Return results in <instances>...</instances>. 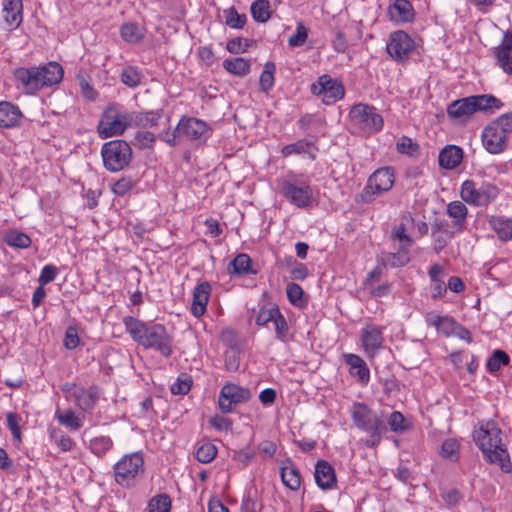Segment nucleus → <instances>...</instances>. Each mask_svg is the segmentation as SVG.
I'll use <instances>...</instances> for the list:
<instances>
[{"instance_id": "nucleus-40", "label": "nucleus", "mask_w": 512, "mask_h": 512, "mask_svg": "<svg viewBox=\"0 0 512 512\" xmlns=\"http://www.w3.org/2000/svg\"><path fill=\"white\" fill-rule=\"evenodd\" d=\"M509 362V355L503 350L496 349L487 360L486 368L490 373H496L501 369L502 366L508 365Z\"/></svg>"}, {"instance_id": "nucleus-42", "label": "nucleus", "mask_w": 512, "mask_h": 512, "mask_svg": "<svg viewBox=\"0 0 512 512\" xmlns=\"http://www.w3.org/2000/svg\"><path fill=\"white\" fill-rule=\"evenodd\" d=\"M283 484L291 490H297L301 484L300 473L295 466L283 467L281 469Z\"/></svg>"}, {"instance_id": "nucleus-16", "label": "nucleus", "mask_w": 512, "mask_h": 512, "mask_svg": "<svg viewBox=\"0 0 512 512\" xmlns=\"http://www.w3.org/2000/svg\"><path fill=\"white\" fill-rule=\"evenodd\" d=\"M482 143L490 154H500L506 150L508 137L489 123L482 132Z\"/></svg>"}, {"instance_id": "nucleus-19", "label": "nucleus", "mask_w": 512, "mask_h": 512, "mask_svg": "<svg viewBox=\"0 0 512 512\" xmlns=\"http://www.w3.org/2000/svg\"><path fill=\"white\" fill-rule=\"evenodd\" d=\"M382 329L376 325H366L362 329L361 341L368 356H375L383 344Z\"/></svg>"}, {"instance_id": "nucleus-50", "label": "nucleus", "mask_w": 512, "mask_h": 512, "mask_svg": "<svg viewBox=\"0 0 512 512\" xmlns=\"http://www.w3.org/2000/svg\"><path fill=\"white\" fill-rule=\"evenodd\" d=\"M50 438L57 444L63 452L70 451L73 448V440L60 429H52L50 431Z\"/></svg>"}, {"instance_id": "nucleus-60", "label": "nucleus", "mask_w": 512, "mask_h": 512, "mask_svg": "<svg viewBox=\"0 0 512 512\" xmlns=\"http://www.w3.org/2000/svg\"><path fill=\"white\" fill-rule=\"evenodd\" d=\"M490 123L508 137L512 133V112L502 114Z\"/></svg>"}, {"instance_id": "nucleus-17", "label": "nucleus", "mask_w": 512, "mask_h": 512, "mask_svg": "<svg viewBox=\"0 0 512 512\" xmlns=\"http://www.w3.org/2000/svg\"><path fill=\"white\" fill-rule=\"evenodd\" d=\"M38 66L30 68L18 67L13 71L17 86H21L26 93L33 94L40 90Z\"/></svg>"}, {"instance_id": "nucleus-33", "label": "nucleus", "mask_w": 512, "mask_h": 512, "mask_svg": "<svg viewBox=\"0 0 512 512\" xmlns=\"http://www.w3.org/2000/svg\"><path fill=\"white\" fill-rule=\"evenodd\" d=\"M489 225L502 241H508L512 238V219L502 216H491Z\"/></svg>"}, {"instance_id": "nucleus-30", "label": "nucleus", "mask_w": 512, "mask_h": 512, "mask_svg": "<svg viewBox=\"0 0 512 512\" xmlns=\"http://www.w3.org/2000/svg\"><path fill=\"white\" fill-rule=\"evenodd\" d=\"M318 148L315 143L312 141H308L306 139H301L296 141L295 143L285 145L281 153L283 156L288 157L292 154H308L311 160L316 159V152Z\"/></svg>"}, {"instance_id": "nucleus-53", "label": "nucleus", "mask_w": 512, "mask_h": 512, "mask_svg": "<svg viewBox=\"0 0 512 512\" xmlns=\"http://www.w3.org/2000/svg\"><path fill=\"white\" fill-rule=\"evenodd\" d=\"M388 424L390 429L395 433H403L409 428L405 417L399 411H393L390 414L388 418Z\"/></svg>"}, {"instance_id": "nucleus-39", "label": "nucleus", "mask_w": 512, "mask_h": 512, "mask_svg": "<svg viewBox=\"0 0 512 512\" xmlns=\"http://www.w3.org/2000/svg\"><path fill=\"white\" fill-rule=\"evenodd\" d=\"M390 239L393 242H398V247L406 249H411L414 244V240L409 234H407L406 227L402 223L393 227Z\"/></svg>"}, {"instance_id": "nucleus-7", "label": "nucleus", "mask_w": 512, "mask_h": 512, "mask_svg": "<svg viewBox=\"0 0 512 512\" xmlns=\"http://www.w3.org/2000/svg\"><path fill=\"white\" fill-rule=\"evenodd\" d=\"M395 175L391 167H382L374 171L368 178L365 187L358 195V200L364 204L372 203L377 196L388 192L394 185Z\"/></svg>"}, {"instance_id": "nucleus-41", "label": "nucleus", "mask_w": 512, "mask_h": 512, "mask_svg": "<svg viewBox=\"0 0 512 512\" xmlns=\"http://www.w3.org/2000/svg\"><path fill=\"white\" fill-rule=\"evenodd\" d=\"M225 24L232 29H242L246 22V14H239L234 6L224 9Z\"/></svg>"}, {"instance_id": "nucleus-26", "label": "nucleus", "mask_w": 512, "mask_h": 512, "mask_svg": "<svg viewBox=\"0 0 512 512\" xmlns=\"http://www.w3.org/2000/svg\"><path fill=\"white\" fill-rule=\"evenodd\" d=\"M23 115L18 106L7 102H0V128H12L18 126Z\"/></svg>"}, {"instance_id": "nucleus-56", "label": "nucleus", "mask_w": 512, "mask_h": 512, "mask_svg": "<svg viewBox=\"0 0 512 512\" xmlns=\"http://www.w3.org/2000/svg\"><path fill=\"white\" fill-rule=\"evenodd\" d=\"M220 339L224 345L231 349H238L240 345L239 334L236 330L226 327L221 331Z\"/></svg>"}, {"instance_id": "nucleus-35", "label": "nucleus", "mask_w": 512, "mask_h": 512, "mask_svg": "<svg viewBox=\"0 0 512 512\" xmlns=\"http://www.w3.org/2000/svg\"><path fill=\"white\" fill-rule=\"evenodd\" d=\"M432 237L434 239V251L439 254L453 237V234L444 228L442 222H437L432 226Z\"/></svg>"}, {"instance_id": "nucleus-63", "label": "nucleus", "mask_w": 512, "mask_h": 512, "mask_svg": "<svg viewBox=\"0 0 512 512\" xmlns=\"http://www.w3.org/2000/svg\"><path fill=\"white\" fill-rule=\"evenodd\" d=\"M272 322L275 326L276 337L280 340H283L288 333V325L280 310L278 311L277 315H275Z\"/></svg>"}, {"instance_id": "nucleus-1", "label": "nucleus", "mask_w": 512, "mask_h": 512, "mask_svg": "<svg viewBox=\"0 0 512 512\" xmlns=\"http://www.w3.org/2000/svg\"><path fill=\"white\" fill-rule=\"evenodd\" d=\"M123 324L131 338L145 349H153L164 358L174 352L173 335L162 324H148L132 316H125Z\"/></svg>"}, {"instance_id": "nucleus-22", "label": "nucleus", "mask_w": 512, "mask_h": 512, "mask_svg": "<svg viewBox=\"0 0 512 512\" xmlns=\"http://www.w3.org/2000/svg\"><path fill=\"white\" fill-rule=\"evenodd\" d=\"M496 64L506 73L512 75V34L506 33L498 47L495 48Z\"/></svg>"}, {"instance_id": "nucleus-36", "label": "nucleus", "mask_w": 512, "mask_h": 512, "mask_svg": "<svg viewBox=\"0 0 512 512\" xmlns=\"http://www.w3.org/2000/svg\"><path fill=\"white\" fill-rule=\"evenodd\" d=\"M427 321L433 325L438 331L446 335H450L454 331L456 321L450 316H439L434 313H430L427 316Z\"/></svg>"}, {"instance_id": "nucleus-3", "label": "nucleus", "mask_w": 512, "mask_h": 512, "mask_svg": "<svg viewBox=\"0 0 512 512\" xmlns=\"http://www.w3.org/2000/svg\"><path fill=\"white\" fill-rule=\"evenodd\" d=\"M210 134L211 129L203 120L183 116L171 137L168 132H165L159 134V138L171 147L177 146L182 140H189L195 145H202L210 137Z\"/></svg>"}, {"instance_id": "nucleus-59", "label": "nucleus", "mask_w": 512, "mask_h": 512, "mask_svg": "<svg viewBox=\"0 0 512 512\" xmlns=\"http://www.w3.org/2000/svg\"><path fill=\"white\" fill-rule=\"evenodd\" d=\"M307 38L308 29L303 23H298L296 26V33L289 37L288 44L290 47H300L306 42Z\"/></svg>"}, {"instance_id": "nucleus-14", "label": "nucleus", "mask_w": 512, "mask_h": 512, "mask_svg": "<svg viewBox=\"0 0 512 512\" xmlns=\"http://www.w3.org/2000/svg\"><path fill=\"white\" fill-rule=\"evenodd\" d=\"M351 417L354 425L365 432L384 428L385 422L363 402H355L351 408Z\"/></svg>"}, {"instance_id": "nucleus-31", "label": "nucleus", "mask_w": 512, "mask_h": 512, "mask_svg": "<svg viewBox=\"0 0 512 512\" xmlns=\"http://www.w3.org/2000/svg\"><path fill=\"white\" fill-rule=\"evenodd\" d=\"M161 111L129 112L130 127H154L158 125Z\"/></svg>"}, {"instance_id": "nucleus-54", "label": "nucleus", "mask_w": 512, "mask_h": 512, "mask_svg": "<svg viewBox=\"0 0 512 512\" xmlns=\"http://www.w3.org/2000/svg\"><path fill=\"white\" fill-rule=\"evenodd\" d=\"M441 456L443 458L450 459L451 461H457L459 456V444L455 439H446L441 446Z\"/></svg>"}, {"instance_id": "nucleus-5", "label": "nucleus", "mask_w": 512, "mask_h": 512, "mask_svg": "<svg viewBox=\"0 0 512 512\" xmlns=\"http://www.w3.org/2000/svg\"><path fill=\"white\" fill-rule=\"evenodd\" d=\"M349 120L355 132L368 136L380 132L384 126L382 115L374 106L365 103H357L351 107Z\"/></svg>"}, {"instance_id": "nucleus-46", "label": "nucleus", "mask_w": 512, "mask_h": 512, "mask_svg": "<svg viewBox=\"0 0 512 512\" xmlns=\"http://www.w3.org/2000/svg\"><path fill=\"white\" fill-rule=\"evenodd\" d=\"M393 9L398 13L399 21L408 22L414 17L413 6L408 0H395Z\"/></svg>"}, {"instance_id": "nucleus-32", "label": "nucleus", "mask_w": 512, "mask_h": 512, "mask_svg": "<svg viewBox=\"0 0 512 512\" xmlns=\"http://www.w3.org/2000/svg\"><path fill=\"white\" fill-rule=\"evenodd\" d=\"M447 214L453 218V226L457 231H462L465 227L468 209L461 201H452L447 205Z\"/></svg>"}, {"instance_id": "nucleus-25", "label": "nucleus", "mask_w": 512, "mask_h": 512, "mask_svg": "<svg viewBox=\"0 0 512 512\" xmlns=\"http://www.w3.org/2000/svg\"><path fill=\"white\" fill-rule=\"evenodd\" d=\"M2 5L5 22L13 29L18 28L23 21L22 0H3Z\"/></svg>"}, {"instance_id": "nucleus-20", "label": "nucleus", "mask_w": 512, "mask_h": 512, "mask_svg": "<svg viewBox=\"0 0 512 512\" xmlns=\"http://www.w3.org/2000/svg\"><path fill=\"white\" fill-rule=\"evenodd\" d=\"M343 358L350 368V375L355 377L362 386H366L370 381V370L366 362L359 355L353 353H345Z\"/></svg>"}, {"instance_id": "nucleus-4", "label": "nucleus", "mask_w": 512, "mask_h": 512, "mask_svg": "<svg viewBox=\"0 0 512 512\" xmlns=\"http://www.w3.org/2000/svg\"><path fill=\"white\" fill-rule=\"evenodd\" d=\"M503 103L490 94L469 96L453 101L447 107V115L458 122L465 123L477 111L500 109Z\"/></svg>"}, {"instance_id": "nucleus-43", "label": "nucleus", "mask_w": 512, "mask_h": 512, "mask_svg": "<svg viewBox=\"0 0 512 512\" xmlns=\"http://www.w3.org/2000/svg\"><path fill=\"white\" fill-rule=\"evenodd\" d=\"M149 512H170L171 499L167 494H158L152 497L148 503Z\"/></svg>"}, {"instance_id": "nucleus-12", "label": "nucleus", "mask_w": 512, "mask_h": 512, "mask_svg": "<svg viewBox=\"0 0 512 512\" xmlns=\"http://www.w3.org/2000/svg\"><path fill=\"white\" fill-rule=\"evenodd\" d=\"M415 49V42L409 34L402 30L390 34L386 51L397 62H405Z\"/></svg>"}, {"instance_id": "nucleus-6", "label": "nucleus", "mask_w": 512, "mask_h": 512, "mask_svg": "<svg viewBox=\"0 0 512 512\" xmlns=\"http://www.w3.org/2000/svg\"><path fill=\"white\" fill-rule=\"evenodd\" d=\"M130 127L129 112L117 103L109 104L103 111L97 132L102 139L122 135Z\"/></svg>"}, {"instance_id": "nucleus-52", "label": "nucleus", "mask_w": 512, "mask_h": 512, "mask_svg": "<svg viewBox=\"0 0 512 512\" xmlns=\"http://www.w3.org/2000/svg\"><path fill=\"white\" fill-rule=\"evenodd\" d=\"M396 149L399 153L409 156H416L419 153V145L407 136H402L399 139Z\"/></svg>"}, {"instance_id": "nucleus-10", "label": "nucleus", "mask_w": 512, "mask_h": 512, "mask_svg": "<svg viewBox=\"0 0 512 512\" xmlns=\"http://www.w3.org/2000/svg\"><path fill=\"white\" fill-rule=\"evenodd\" d=\"M144 459L140 453L123 456L114 466L115 481L124 487L133 485L134 479L143 470Z\"/></svg>"}, {"instance_id": "nucleus-34", "label": "nucleus", "mask_w": 512, "mask_h": 512, "mask_svg": "<svg viewBox=\"0 0 512 512\" xmlns=\"http://www.w3.org/2000/svg\"><path fill=\"white\" fill-rule=\"evenodd\" d=\"M222 65L228 73L240 77L246 76L251 69L250 61L242 57L227 58Z\"/></svg>"}, {"instance_id": "nucleus-11", "label": "nucleus", "mask_w": 512, "mask_h": 512, "mask_svg": "<svg viewBox=\"0 0 512 512\" xmlns=\"http://www.w3.org/2000/svg\"><path fill=\"white\" fill-rule=\"evenodd\" d=\"M280 193L286 200L298 208L308 207L313 196L311 186L299 180H283L280 183Z\"/></svg>"}, {"instance_id": "nucleus-64", "label": "nucleus", "mask_w": 512, "mask_h": 512, "mask_svg": "<svg viewBox=\"0 0 512 512\" xmlns=\"http://www.w3.org/2000/svg\"><path fill=\"white\" fill-rule=\"evenodd\" d=\"M80 339L77 333V330L75 327L69 326L66 329L63 344L64 346L69 349L73 350L79 345Z\"/></svg>"}, {"instance_id": "nucleus-27", "label": "nucleus", "mask_w": 512, "mask_h": 512, "mask_svg": "<svg viewBox=\"0 0 512 512\" xmlns=\"http://www.w3.org/2000/svg\"><path fill=\"white\" fill-rule=\"evenodd\" d=\"M463 150L456 145H447L439 153V166L451 170L460 165L463 160Z\"/></svg>"}, {"instance_id": "nucleus-51", "label": "nucleus", "mask_w": 512, "mask_h": 512, "mask_svg": "<svg viewBox=\"0 0 512 512\" xmlns=\"http://www.w3.org/2000/svg\"><path fill=\"white\" fill-rule=\"evenodd\" d=\"M120 33L121 37L129 43H136L142 38L139 26L134 23H126L122 25Z\"/></svg>"}, {"instance_id": "nucleus-23", "label": "nucleus", "mask_w": 512, "mask_h": 512, "mask_svg": "<svg viewBox=\"0 0 512 512\" xmlns=\"http://www.w3.org/2000/svg\"><path fill=\"white\" fill-rule=\"evenodd\" d=\"M40 89L58 84L64 75L62 66L54 61L38 66Z\"/></svg>"}, {"instance_id": "nucleus-55", "label": "nucleus", "mask_w": 512, "mask_h": 512, "mask_svg": "<svg viewBox=\"0 0 512 512\" xmlns=\"http://www.w3.org/2000/svg\"><path fill=\"white\" fill-rule=\"evenodd\" d=\"M279 308L275 304H270L269 306H264L260 308L257 316H256V324L258 326H264L268 322L272 321L275 315H277Z\"/></svg>"}, {"instance_id": "nucleus-44", "label": "nucleus", "mask_w": 512, "mask_h": 512, "mask_svg": "<svg viewBox=\"0 0 512 512\" xmlns=\"http://www.w3.org/2000/svg\"><path fill=\"white\" fill-rule=\"evenodd\" d=\"M120 79L126 86L134 88L141 83L142 74L136 67L128 66L122 70Z\"/></svg>"}, {"instance_id": "nucleus-58", "label": "nucleus", "mask_w": 512, "mask_h": 512, "mask_svg": "<svg viewBox=\"0 0 512 512\" xmlns=\"http://www.w3.org/2000/svg\"><path fill=\"white\" fill-rule=\"evenodd\" d=\"M136 180L130 176L122 177L112 185V191L118 196L126 195L134 186Z\"/></svg>"}, {"instance_id": "nucleus-29", "label": "nucleus", "mask_w": 512, "mask_h": 512, "mask_svg": "<svg viewBox=\"0 0 512 512\" xmlns=\"http://www.w3.org/2000/svg\"><path fill=\"white\" fill-rule=\"evenodd\" d=\"M227 271L231 275L246 276L249 274H256L253 269L252 259L246 253L238 254L227 266Z\"/></svg>"}, {"instance_id": "nucleus-18", "label": "nucleus", "mask_w": 512, "mask_h": 512, "mask_svg": "<svg viewBox=\"0 0 512 512\" xmlns=\"http://www.w3.org/2000/svg\"><path fill=\"white\" fill-rule=\"evenodd\" d=\"M76 406L84 412L92 411L100 398V389L97 385L88 388L79 387L72 392Z\"/></svg>"}, {"instance_id": "nucleus-13", "label": "nucleus", "mask_w": 512, "mask_h": 512, "mask_svg": "<svg viewBox=\"0 0 512 512\" xmlns=\"http://www.w3.org/2000/svg\"><path fill=\"white\" fill-rule=\"evenodd\" d=\"M251 399V392L248 388L234 383L225 384L219 393V407L222 412H232L238 404L248 402Z\"/></svg>"}, {"instance_id": "nucleus-38", "label": "nucleus", "mask_w": 512, "mask_h": 512, "mask_svg": "<svg viewBox=\"0 0 512 512\" xmlns=\"http://www.w3.org/2000/svg\"><path fill=\"white\" fill-rule=\"evenodd\" d=\"M55 418L59 424L71 429L78 430L82 427V421L75 414L72 409H68L65 412H61L59 409L55 412Z\"/></svg>"}, {"instance_id": "nucleus-48", "label": "nucleus", "mask_w": 512, "mask_h": 512, "mask_svg": "<svg viewBox=\"0 0 512 512\" xmlns=\"http://www.w3.org/2000/svg\"><path fill=\"white\" fill-rule=\"evenodd\" d=\"M6 243L11 247L25 249L31 245V239L23 232L11 231L6 237Z\"/></svg>"}, {"instance_id": "nucleus-57", "label": "nucleus", "mask_w": 512, "mask_h": 512, "mask_svg": "<svg viewBox=\"0 0 512 512\" xmlns=\"http://www.w3.org/2000/svg\"><path fill=\"white\" fill-rule=\"evenodd\" d=\"M252 42V40L242 37H235L227 42L226 49L232 54L244 53L248 50Z\"/></svg>"}, {"instance_id": "nucleus-9", "label": "nucleus", "mask_w": 512, "mask_h": 512, "mask_svg": "<svg viewBox=\"0 0 512 512\" xmlns=\"http://www.w3.org/2000/svg\"><path fill=\"white\" fill-rule=\"evenodd\" d=\"M461 198L469 205L476 207L487 206L499 195V189L491 183L477 185L473 180H465L461 185Z\"/></svg>"}, {"instance_id": "nucleus-8", "label": "nucleus", "mask_w": 512, "mask_h": 512, "mask_svg": "<svg viewBox=\"0 0 512 512\" xmlns=\"http://www.w3.org/2000/svg\"><path fill=\"white\" fill-rule=\"evenodd\" d=\"M101 155L105 168L110 172H118L129 165L132 149L124 140H112L102 146Z\"/></svg>"}, {"instance_id": "nucleus-21", "label": "nucleus", "mask_w": 512, "mask_h": 512, "mask_svg": "<svg viewBox=\"0 0 512 512\" xmlns=\"http://www.w3.org/2000/svg\"><path fill=\"white\" fill-rule=\"evenodd\" d=\"M314 478L317 486L322 490H330L336 486L335 470L330 463L319 460L315 465Z\"/></svg>"}, {"instance_id": "nucleus-37", "label": "nucleus", "mask_w": 512, "mask_h": 512, "mask_svg": "<svg viewBox=\"0 0 512 512\" xmlns=\"http://www.w3.org/2000/svg\"><path fill=\"white\" fill-rule=\"evenodd\" d=\"M251 15L256 22L265 23L271 17L269 0H256L250 7Z\"/></svg>"}, {"instance_id": "nucleus-62", "label": "nucleus", "mask_w": 512, "mask_h": 512, "mask_svg": "<svg viewBox=\"0 0 512 512\" xmlns=\"http://www.w3.org/2000/svg\"><path fill=\"white\" fill-rule=\"evenodd\" d=\"M191 385L192 380L190 377H178L176 382H174L171 386V393L174 395H185L190 391Z\"/></svg>"}, {"instance_id": "nucleus-45", "label": "nucleus", "mask_w": 512, "mask_h": 512, "mask_svg": "<svg viewBox=\"0 0 512 512\" xmlns=\"http://www.w3.org/2000/svg\"><path fill=\"white\" fill-rule=\"evenodd\" d=\"M113 446V441L108 436L95 437L90 441V450L98 457L103 456Z\"/></svg>"}, {"instance_id": "nucleus-47", "label": "nucleus", "mask_w": 512, "mask_h": 512, "mask_svg": "<svg viewBox=\"0 0 512 512\" xmlns=\"http://www.w3.org/2000/svg\"><path fill=\"white\" fill-rule=\"evenodd\" d=\"M275 70H276V66H275L274 62L269 61V62L265 63L264 70H263V72L260 76V80H259L260 87H261L262 91L267 92L270 89H272V87L274 85Z\"/></svg>"}, {"instance_id": "nucleus-28", "label": "nucleus", "mask_w": 512, "mask_h": 512, "mask_svg": "<svg viewBox=\"0 0 512 512\" xmlns=\"http://www.w3.org/2000/svg\"><path fill=\"white\" fill-rule=\"evenodd\" d=\"M410 250L398 247L396 252H384L381 257L383 267L400 268L411 261Z\"/></svg>"}, {"instance_id": "nucleus-61", "label": "nucleus", "mask_w": 512, "mask_h": 512, "mask_svg": "<svg viewBox=\"0 0 512 512\" xmlns=\"http://www.w3.org/2000/svg\"><path fill=\"white\" fill-rule=\"evenodd\" d=\"M287 298L292 305L300 306L304 294L303 289L297 283L291 282L286 287Z\"/></svg>"}, {"instance_id": "nucleus-49", "label": "nucleus", "mask_w": 512, "mask_h": 512, "mask_svg": "<svg viewBox=\"0 0 512 512\" xmlns=\"http://www.w3.org/2000/svg\"><path fill=\"white\" fill-rule=\"evenodd\" d=\"M217 455V448L214 444L206 442L196 451V459L201 463H210Z\"/></svg>"}, {"instance_id": "nucleus-2", "label": "nucleus", "mask_w": 512, "mask_h": 512, "mask_svg": "<svg viewBox=\"0 0 512 512\" xmlns=\"http://www.w3.org/2000/svg\"><path fill=\"white\" fill-rule=\"evenodd\" d=\"M501 429L494 421H486L474 430L473 439L482 451L484 459L498 465L503 472L511 470L509 453L502 444Z\"/></svg>"}, {"instance_id": "nucleus-24", "label": "nucleus", "mask_w": 512, "mask_h": 512, "mask_svg": "<svg viewBox=\"0 0 512 512\" xmlns=\"http://www.w3.org/2000/svg\"><path fill=\"white\" fill-rule=\"evenodd\" d=\"M211 293V285L204 281L198 284L193 291V301L191 304V313L199 318L206 312L207 304Z\"/></svg>"}, {"instance_id": "nucleus-15", "label": "nucleus", "mask_w": 512, "mask_h": 512, "mask_svg": "<svg viewBox=\"0 0 512 512\" xmlns=\"http://www.w3.org/2000/svg\"><path fill=\"white\" fill-rule=\"evenodd\" d=\"M311 91L314 95L322 96V101L327 105L342 99L345 94L342 83L326 74L312 84Z\"/></svg>"}]
</instances>
